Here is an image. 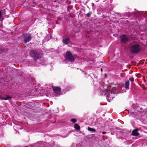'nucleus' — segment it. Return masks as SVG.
Masks as SVG:
<instances>
[{
    "label": "nucleus",
    "mask_w": 147,
    "mask_h": 147,
    "mask_svg": "<svg viewBox=\"0 0 147 147\" xmlns=\"http://www.w3.org/2000/svg\"><path fill=\"white\" fill-rule=\"evenodd\" d=\"M129 48L130 49V52L133 53H137L139 52L141 50L140 45L136 41L130 43Z\"/></svg>",
    "instance_id": "1"
},
{
    "label": "nucleus",
    "mask_w": 147,
    "mask_h": 147,
    "mask_svg": "<svg viewBox=\"0 0 147 147\" xmlns=\"http://www.w3.org/2000/svg\"><path fill=\"white\" fill-rule=\"evenodd\" d=\"M30 53L31 57L33 58L34 60L35 61L40 59L42 57L39 53L34 50H31Z\"/></svg>",
    "instance_id": "2"
},
{
    "label": "nucleus",
    "mask_w": 147,
    "mask_h": 147,
    "mask_svg": "<svg viewBox=\"0 0 147 147\" xmlns=\"http://www.w3.org/2000/svg\"><path fill=\"white\" fill-rule=\"evenodd\" d=\"M66 58L69 61L73 62L75 60V59L74 56L69 51H67L66 53Z\"/></svg>",
    "instance_id": "3"
},
{
    "label": "nucleus",
    "mask_w": 147,
    "mask_h": 147,
    "mask_svg": "<svg viewBox=\"0 0 147 147\" xmlns=\"http://www.w3.org/2000/svg\"><path fill=\"white\" fill-rule=\"evenodd\" d=\"M121 42L123 43H127L129 40L127 36L125 34L121 35L120 36Z\"/></svg>",
    "instance_id": "4"
},
{
    "label": "nucleus",
    "mask_w": 147,
    "mask_h": 147,
    "mask_svg": "<svg viewBox=\"0 0 147 147\" xmlns=\"http://www.w3.org/2000/svg\"><path fill=\"white\" fill-rule=\"evenodd\" d=\"M32 38L30 35L26 34L24 36V40L25 43H27L30 41Z\"/></svg>",
    "instance_id": "5"
},
{
    "label": "nucleus",
    "mask_w": 147,
    "mask_h": 147,
    "mask_svg": "<svg viewBox=\"0 0 147 147\" xmlns=\"http://www.w3.org/2000/svg\"><path fill=\"white\" fill-rule=\"evenodd\" d=\"M52 88L55 93H59L61 90V89L60 87L53 86Z\"/></svg>",
    "instance_id": "6"
},
{
    "label": "nucleus",
    "mask_w": 147,
    "mask_h": 147,
    "mask_svg": "<svg viewBox=\"0 0 147 147\" xmlns=\"http://www.w3.org/2000/svg\"><path fill=\"white\" fill-rule=\"evenodd\" d=\"M139 129L137 128L133 130L131 133V135L134 136H138L140 135V133L138 132Z\"/></svg>",
    "instance_id": "7"
},
{
    "label": "nucleus",
    "mask_w": 147,
    "mask_h": 147,
    "mask_svg": "<svg viewBox=\"0 0 147 147\" xmlns=\"http://www.w3.org/2000/svg\"><path fill=\"white\" fill-rule=\"evenodd\" d=\"M69 41V38H64L62 40L63 42L66 44H68Z\"/></svg>",
    "instance_id": "8"
},
{
    "label": "nucleus",
    "mask_w": 147,
    "mask_h": 147,
    "mask_svg": "<svg viewBox=\"0 0 147 147\" xmlns=\"http://www.w3.org/2000/svg\"><path fill=\"white\" fill-rule=\"evenodd\" d=\"M12 97H10L8 96H7L6 97H3L2 96H0V98L1 100H7L8 99L11 98Z\"/></svg>",
    "instance_id": "9"
},
{
    "label": "nucleus",
    "mask_w": 147,
    "mask_h": 147,
    "mask_svg": "<svg viewBox=\"0 0 147 147\" xmlns=\"http://www.w3.org/2000/svg\"><path fill=\"white\" fill-rule=\"evenodd\" d=\"M129 81L128 80L126 81L125 84V87L126 88L129 89Z\"/></svg>",
    "instance_id": "10"
},
{
    "label": "nucleus",
    "mask_w": 147,
    "mask_h": 147,
    "mask_svg": "<svg viewBox=\"0 0 147 147\" xmlns=\"http://www.w3.org/2000/svg\"><path fill=\"white\" fill-rule=\"evenodd\" d=\"M74 128L77 130H80V127L78 124L75 123V124Z\"/></svg>",
    "instance_id": "11"
},
{
    "label": "nucleus",
    "mask_w": 147,
    "mask_h": 147,
    "mask_svg": "<svg viewBox=\"0 0 147 147\" xmlns=\"http://www.w3.org/2000/svg\"><path fill=\"white\" fill-rule=\"evenodd\" d=\"M88 130L90 131L95 132L96 131V130L94 129L91 128L90 127H88Z\"/></svg>",
    "instance_id": "12"
},
{
    "label": "nucleus",
    "mask_w": 147,
    "mask_h": 147,
    "mask_svg": "<svg viewBox=\"0 0 147 147\" xmlns=\"http://www.w3.org/2000/svg\"><path fill=\"white\" fill-rule=\"evenodd\" d=\"M70 121L73 122V123H75L76 122L77 120L75 119L72 118L71 119Z\"/></svg>",
    "instance_id": "13"
},
{
    "label": "nucleus",
    "mask_w": 147,
    "mask_h": 147,
    "mask_svg": "<svg viewBox=\"0 0 147 147\" xmlns=\"http://www.w3.org/2000/svg\"><path fill=\"white\" fill-rule=\"evenodd\" d=\"M92 13V12L91 11H90V12H88V13L86 15H87V17H90Z\"/></svg>",
    "instance_id": "14"
},
{
    "label": "nucleus",
    "mask_w": 147,
    "mask_h": 147,
    "mask_svg": "<svg viewBox=\"0 0 147 147\" xmlns=\"http://www.w3.org/2000/svg\"><path fill=\"white\" fill-rule=\"evenodd\" d=\"M125 73H121V76L122 77H124L125 76Z\"/></svg>",
    "instance_id": "15"
},
{
    "label": "nucleus",
    "mask_w": 147,
    "mask_h": 147,
    "mask_svg": "<svg viewBox=\"0 0 147 147\" xmlns=\"http://www.w3.org/2000/svg\"><path fill=\"white\" fill-rule=\"evenodd\" d=\"M136 107V105L134 103L132 105V107L134 109H135Z\"/></svg>",
    "instance_id": "16"
},
{
    "label": "nucleus",
    "mask_w": 147,
    "mask_h": 147,
    "mask_svg": "<svg viewBox=\"0 0 147 147\" xmlns=\"http://www.w3.org/2000/svg\"><path fill=\"white\" fill-rule=\"evenodd\" d=\"M129 80H131V82H132L133 81H134V79L133 78H129Z\"/></svg>",
    "instance_id": "17"
},
{
    "label": "nucleus",
    "mask_w": 147,
    "mask_h": 147,
    "mask_svg": "<svg viewBox=\"0 0 147 147\" xmlns=\"http://www.w3.org/2000/svg\"><path fill=\"white\" fill-rule=\"evenodd\" d=\"M102 133L103 134H106V132H103Z\"/></svg>",
    "instance_id": "18"
},
{
    "label": "nucleus",
    "mask_w": 147,
    "mask_h": 147,
    "mask_svg": "<svg viewBox=\"0 0 147 147\" xmlns=\"http://www.w3.org/2000/svg\"><path fill=\"white\" fill-rule=\"evenodd\" d=\"M101 71H102V69H101Z\"/></svg>",
    "instance_id": "19"
},
{
    "label": "nucleus",
    "mask_w": 147,
    "mask_h": 147,
    "mask_svg": "<svg viewBox=\"0 0 147 147\" xmlns=\"http://www.w3.org/2000/svg\"><path fill=\"white\" fill-rule=\"evenodd\" d=\"M105 76H107V75H106V74H105Z\"/></svg>",
    "instance_id": "20"
}]
</instances>
